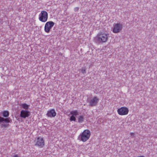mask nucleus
Listing matches in <instances>:
<instances>
[{
    "label": "nucleus",
    "mask_w": 157,
    "mask_h": 157,
    "mask_svg": "<svg viewBox=\"0 0 157 157\" xmlns=\"http://www.w3.org/2000/svg\"><path fill=\"white\" fill-rule=\"evenodd\" d=\"M54 23L52 21L47 22L44 26V31L47 33H49L50 29L54 25Z\"/></svg>",
    "instance_id": "6"
},
{
    "label": "nucleus",
    "mask_w": 157,
    "mask_h": 157,
    "mask_svg": "<svg viewBox=\"0 0 157 157\" xmlns=\"http://www.w3.org/2000/svg\"><path fill=\"white\" fill-rule=\"evenodd\" d=\"M48 15L47 12L45 11H42L39 15V20L43 22H46L48 19Z\"/></svg>",
    "instance_id": "3"
},
{
    "label": "nucleus",
    "mask_w": 157,
    "mask_h": 157,
    "mask_svg": "<svg viewBox=\"0 0 157 157\" xmlns=\"http://www.w3.org/2000/svg\"><path fill=\"white\" fill-rule=\"evenodd\" d=\"M13 157H19L17 155H15Z\"/></svg>",
    "instance_id": "20"
},
{
    "label": "nucleus",
    "mask_w": 157,
    "mask_h": 157,
    "mask_svg": "<svg viewBox=\"0 0 157 157\" xmlns=\"http://www.w3.org/2000/svg\"><path fill=\"white\" fill-rule=\"evenodd\" d=\"M84 120V116L83 115L80 116L78 119V122L79 123H82Z\"/></svg>",
    "instance_id": "13"
},
{
    "label": "nucleus",
    "mask_w": 157,
    "mask_h": 157,
    "mask_svg": "<svg viewBox=\"0 0 157 157\" xmlns=\"http://www.w3.org/2000/svg\"><path fill=\"white\" fill-rule=\"evenodd\" d=\"M86 69L85 67L82 68L81 69V72L82 73L84 74L86 72Z\"/></svg>",
    "instance_id": "17"
},
{
    "label": "nucleus",
    "mask_w": 157,
    "mask_h": 157,
    "mask_svg": "<svg viewBox=\"0 0 157 157\" xmlns=\"http://www.w3.org/2000/svg\"><path fill=\"white\" fill-rule=\"evenodd\" d=\"M30 114V112L26 110H22L21 112L20 116L21 118H25L29 117Z\"/></svg>",
    "instance_id": "10"
},
{
    "label": "nucleus",
    "mask_w": 157,
    "mask_h": 157,
    "mask_svg": "<svg viewBox=\"0 0 157 157\" xmlns=\"http://www.w3.org/2000/svg\"><path fill=\"white\" fill-rule=\"evenodd\" d=\"M130 134L131 135V136H134V133H133V132H130Z\"/></svg>",
    "instance_id": "19"
},
{
    "label": "nucleus",
    "mask_w": 157,
    "mask_h": 157,
    "mask_svg": "<svg viewBox=\"0 0 157 157\" xmlns=\"http://www.w3.org/2000/svg\"><path fill=\"white\" fill-rule=\"evenodd\" d=\"M8 124H1V126L2 127L6 128L8 127Z\"/></svg>",
    "instance_id": "16"
},
{
    "label": "nucleus",
    "mask_w": 157,
    "mask_h": 157,
    "mask_svg": "<svg viewBox=\"0 0 157 157\" xmlns=\"http://www.w3.org/2000/svg\"><path fill=\"white\" fill-rule=\"evenodd\" d=\"M99 99L97 97H95L93 98L88 101V102L89 103V105L91 106H96L98 101Z\"/></svg>",
    "instance_id": "8"
},
{
    "label": "nucleus",
    "mask_w": 157,
    "mask_h": 157,
    "mask_svg": "<svg viewBox=\"0 0 157 157\" xmlns=\"http://www.w3.org/2000/svg\"><path fill=\"white\" fill-rule=\"evenodd\" d=\"M128 109L125 107H122L118 109L117 110L118 114L120 115H127L128 113Z\"/></svg>",
    "instance_id": "7"
},
{
    "label": "nucleus",
    "mask_w": 157,
    "mask_h": 157,
    "mask_svg": "<svg viewBox=\"0 0 157 157\" xmlns=\"http://www.w3.org/2000/svg\"><path fill=\"white\" fill-rule=\"evenodd\" d=\"M79 9V8L78 7H76L74 8V10L75 11H77Z\"/></svg>",
    "instance_id": "18"
},
{
    "label": "nucleus",
    "mask_w": 157,
    "mask_h": 157,
    "mask_svg": "<svg viewBox=\"0 0 157 157\" xmlns=\"http://www.w3.org/2000/svg\"><path fill=\"white\" fill-rule=\"evenodd\" d=\"M109 34L107 33L100 32L94 38V41L98 44H102L107 41Z\"/></svg>",
    "instance_id": "1"
},
{
    "label": "nucleus",
    "mask_w": 157,
    "mask_h": 157,
    "mask_svg": "<svg viewBox=\"0 0 157 157\" xmlns=\"http://www.w3.org/2000/svg\"><path fill=\"white\" fill-rule=\"evenodd\" d=\"M90 135V132L89 130H84L80 135L81 140L83 142H86L89 139Z\"/></svg>",
    "instance_id": "2"
},
{
    "label": "nucleus",
    "mask_w": 157,
    "mask_h": 157,
    "mask_svg": "<svg viewBox=\"0 0 157 157\" xmlns=\"http://www.w3.org/2000/svg\"><path fill=\"white\" fill-rule=\"evenodd\" d=\"M11 121L10 118H4L2 117H0V124H3L4 122L8 123Z\"/></svg>",
    "instance_id": "12"
},
{
    "label": "nucleus",
    "mask_w": 157,
    "mask_h": 157,
    "mask_svg": "<svg viewBox=\"0 0 157 157\" xmlns=\"http://www.w3.org/2000/svg\"><path fill=\"white\" fill-rule=\"evenodd\" d=\"M47 115L49 117H54L56 116V113L54 109H52L48 111Z\"/></svg>",
    "instance_id": "11"
},
{
    "label": "nucleus",
    "mask_w": 157,
    "mask_h": 157,
    "mask_svg": "<svg viewBox=\"0 0 157 157\" xmlns=\"http://www.w3.org/2000/svg\"><path fill=\"white\" fill-rule=\"evenodd\" d=\"M70 114L72 115L70 118V121H75L76 119L75 116L79 115L78 111L76 110L71 111L70 112Z\"/></svg>",
    "instance_id": "9"
},
{
    "label": "nucleus",
    "mask_w": 157,
    "mask_h": 157,
    "mask_svg": "<svg viewBox=\"0 0 157 157\" xmlns=\"http://www.w3.org/2000/svg\"><path fill=\"white\" fill-rule=\"evenodd\" d=\"M35 145L40 148H42L44 145V141L43 139L41 137H38L34 141Z\"/></svg>",
    "instance_id": "4"
},
{
    "label": "nucleus",
    "mask_w": 157,
    "mask_h": 157,
    "mask_svg": "<svg viewBox=\"0 0 157 157\" xmlns=\"http://www.w3.org/2000/svg\"><path fill=\"white\" fill-rule=\"evenodd\" d=\"M2 114L3 117H6L9 116V113L8 111H4L3 112Z\"/></svg>",
    "instance_id": "14"
},
{
    "label": "nucleus",
    "mask_w": 157,
    "mask_h": 157,
    "mask_svg": "<svg viewBox=\"0 0 157 157\" xmlns=\"http://www.w3.org/2000/svg\"><path fill=\"white\" fill-rule=\"evenodd\" d=\"M21 107L25 109H28L29 107V105L26 103L22 104L21 105Z\"/></svg>",
    "instance_id": "15"
},
{
    "label": "nucleus",
    "mask_w": 157,
    "mask_h": 157,
    "mask_svg": "<svg viewBox=\"0 0 157 157\" xmlns=\"http://www.w3.org/2000/svg\"><path fill=\"white\" fill-rule=\"evenodd\" d=\"M122 25L120 23L114 24L113 32L115 33H119L122 29Z\"/></svg>",
    "instance_id": "5"
}]
</instances>
